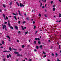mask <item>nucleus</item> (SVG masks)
<instances>
[{
  "instance_id": "nucleus-37",
  "label": "nucleus",
  "mask_w": 61,
  "mask_h": 61,
  "mask_svg": "<svg viewBox=\"0 0 61 61\" xmlns=\"http://www.w3.org/2000/svg\"><path fill=\"white\" fill-rule=\"evenodd\" d=\"M12 49H13V50H15V51L16 50V49H15L13 48H12Z\"/></svg>"
},
{
  "instance_id": "nucleus-23",
  "label": "nucleus",
  "mask_w": 61,
  "mask_h": 61,
  "mask_svg": "<svg viewBox=\"0 0 61 61\" xmlns=\"http://www.w3.org/2000/svg\"><path fill=\"white\" fill-rule=\"evenodd\" d=\"M17 56H22V55H20L19 54H18L17 55Z\"/></svg>"
},
{
  "instance_id": "nucleus-57",
  "label": "nucleus",
  "mask_w": 61,
  "mask_h": 61,
  "mask_svg": "<svg viewBox=\"0 0 61 61\" xmlns=\"http://www.w3.org/2000/svg\"><path fill=\"white\" fill-rule=\"evenodd\" d=\"M26 27H25L24 28V29H26Z\"/></svg>"
},
{
  "instance_id": "nucleus-46",
  "label": "nucleus",
  "mask_w": 61,
  "mask_h": 61,
  "mask_svg": "<svg viewBox=\"0 0 61 61\" xmlns=\"http://www.w3.org/2000/svg\"><path fill=\"white\" fill-rule=\"evenodd\" d=\"M46 55H45L44 56H43V57H46Z\"/></svg>"
},
{
  "instance_id": "nucleus-45",
  "label": "nucleus",
  "mask_w": 61,
  "mask_h": 61,
  "mask_svg": "<svg viewBox=\"0 0 61 61\" xmlns=\"http://www.w3.org/2000/svg\"><path fill=\"white\" fill-rule=\"evenodd\" d=\"M57 61H61L60 60H59V59H57Z\"/></svg>"
},
{
  "instance_id": "nucleus-2",
  "label": "nucleus",
  "mask_w": 61,
  "mask_h": 61,
  "mask_svg": "<svg viewBox=\"0 0 61 61\" xmlns=\"http://www.w3.org/2000/svg\"><path fill=\"white\" fill-rule=\"evenodd\" d=\"M20 7H22V6H23L24 7V5L21 4V3H20Z\"/></svg>"
},
{
  "instance_id": "nucleus-13",
  "label": "nucleus",
  "mask_w": 61,
  "mask_h": 61,
  "mask_svg": "<svg viewBox=\"0 0 61 61\" xmlns=\"http://www.w3.org/2000/svg\"><path fill=\"white\" fill-rule=\"evenodd\" d=\"M16 4L17 5H18V6H19V3H18L17 2H16Z\"/></svg>"
},
{
  "instance_id": "nucleus-27",
  "label": "nucleus",
  "mask_w": 61,
  "mask_h": 61,
  "mask_svg": "<svg viewBox=\"0 0 61 61\" xmlns=\"http://www.w3.org/2000/svg\"><path fill=\"white\" fill-rule=\"evenodd\" d=\"M51 55L53 56H54V53H52Z\"/></svg>"
},
{
  "instance_id": "nucleus-7",
  "label": "nucleus",
  "mask_w": 61,
  "mask_h": 61,
  "mask_svg": "<svg viewBox=\"0 0 61 61\" xmlns=\"http://www.w3.org/2000/svg\"><path fill=\"white\" fill-rule=\"evenodd\" d=\"M13 14L14 15H18V13H16V14L14 13H13Z\"/></svg>"
},
{
  "instance_id": "nucleus-48",
  "label": "nucleus",
  "mask_w": 61,
  "mask_h": 61,
  "mask_svg": "<svg viewBox=\"0 0 61 61\" xmlns=\"http://www.w3.org/2000/svg\"><path fill=\"white\" fill-rule=\"evenodd\" d=\"M53 3V1H51V4H52Z\"/></svg>"
},
{
  "instance_id": "nucleus-56",
  "label": "nucleus",
  "mask_w": 61,
  "mask_h": 61,
  "mask_svg": "<svg viewBox=\"0 0 61 61\" xmlns=\"http://www.w3.org/2000/svg\"><path fill=\"white\" fill-rule=\"evenodd\" d=\"M60 46H61L60 45H59V49H60Z\"/></svg>"
},
{
  "instance_id": "nucleus-52",
  "label": "nucleus",
  "mask_w": 61,
  "mask_h": 61,
  "mask_svg": "<svg viewBox=\"0 0 61 61\" xmlns=\"http://www.w3.org/2000/svg\"><path fill=\"white\" fill-rule=\"evenodd\" d=\"M46 4H45V6L46 7V8H47V7L46 6Z\"/></svg>"
},
{
  "instance_id": "nucleus-29",
  "label": "nucleus",
  "mask_w": 61,
  "mask_h": 61,
  "mask_svg": "<svg viewBox=\"0 0 61 61\" xmlns=\"http://www.w3.org/2000/svg\"><path fill=\"white\" fill-rule=\"evenodd\" d=\"M7 58H9V56L8 55H7Z\"/></svg>"
},
{
  "instance_id": "nucleus-34",
  "label": "nucleus",
  "mask_w": 61,
  "mask_h": 61,
  "mask_svg": "<svg viewBox=\"0 0 61 61\" xmlns=\"http://www.w3.org/2000/svg\"><path fill=\"white\" fill-rule=\"evenodd\" d=\"M55 55L57 56H58V54H57V53H56Z\"/></svg>"
},
{
  "instance_id": "nucleus-39",
  "label": "nucleus",
  "mask_w": 61,
  "mask_h": 61,
  "mask_svg": "<svg viewBox=\"0 0 61 61\" xmlns=\"http://www.w3.org/2000/svg\"><path fill=\"white\" fill-rule=\"evenodd\" d=\"M45 17H47V15H46V14H45Z\"/></svg>"
},
{
  "instance_id": "nucleus-1",
  "label": "nucleus",
  "mask_w": 61,
  "mask_h": 61,
  "mask_svg": "<svg viewBox=\"0 0 61 61\" xmlns=\"http://www.w3.org/2000/svg\"><path fill=\"white\" fill-rule=\"evenodd\" d=\"M2 25L3 26V29H5V30H7V29H6V25H4L3 24Z\"/></svg>"
},
{
  "instance_id": "nucleus-9",
  "label": "nucleus",
  "mask_w": 61,
  "mask_h": 61,
  "mask_svg": "<svg viewBox=\"0 0 61 61\" xmlns=\"http://www.w3.org/2000/svg\"><path fill=\"white\" fill-rule=\"evenodd\" d=\"M15 28L17 30L18 29V27H17V26H15Z\"/></svg>"
},
{
  "instance_id": "nucleus-41",
  "label": "nucleus",
  "mask_w": 61,
  "mask_h": 61,
  "mask_svg": "<svg viewBox=\"0 0 61 61\" xmlns=\"http://www.w3.org/2000/svg\"><path fill=\"white\" fill-rule=\"evenodd\" d=\"M3 7H5V5H3Z\"/></svg>"
},
{
  "instance_id": "nucleus-47",
  "label": "nucleus",
  "mask_w": 61,
  "mask_h": 61,
  "mask_svg": "<svg viewBox=\"0 0 61 61\" xmlns=\"http://www.w3.org/2000/svg\"><path fill=\"white\" fill-rule=\"evenodd\" d=\"M34 51L35 52H36V51H37L36 50V49H35L34 50Z\"/></svg>"
},
{
  "instance_id": "nucleus-25",
  "label": "nucleus",
  "mask_w": 61,
  "mask_h": 61,
  "mask_svg": "<svg viewBox=\"0 0 61 61\" xmlns=\"http://www.w3.org/2000/svg\"><path fill=\"white\" fill-rule=\"evenodd\" d=\"M35 39L36 40H37L38 39V38H35Z\"/></svg>"
},
{
  "instance_id": "nucleus-16",
  "label": "nucleus",
  "mask_w": 61,
  "mask_h": 61,
  "mask_svg": "<svg viewBox=\"0 0 61 61\" xmlns=\"http://www.w3.org/2000/svg\"><path fill=\"white\" fill-rule=\"evenodd\" d=\"M12 2H10V3L9 5H12Z\"/></svg>"
},
{
  "instance_id": "nucleus-14",
  "label": "nucleus",
  "mask_w": 61,
  "mask_h": 61,
  "mask_svg": "<svg viewBox=\"0 0 61 61\" xmlns=\"http://www.w3.org/2000/svg\"><path fill=\"white\" fill-rule=\"evenodd\" d=\"M2 44H5V42H4V41H2Z\"/></svg>"
},
{
  "instance_id": "nucleus-4",
  "label": "nucleus",
  "mask_w": 61,
  "mask_h": 61,
  "mask_svg": "<svg viewBox=\"0 0 61 61\" xmlns=\"http://www.w3.org/2000/svg\"><path fill=\"white\" fill-rule=\"evenodd\" d=\"M10 52V51H3V52H4V53H5V52Z\"/></svg>"
},
{
  "instance_id": "nucleus-26",
  "label": "nucleus",
  "mask_w": 61,
  "mask_h": 61,
  "mask_svg": "<svg viewBox=\"0 0 61 61\" xmlns=\"http://www.w3.org/2000/svg\"><path fill=\"white\" fill-rule=\"evenodd\" d=\"M39 48V47H38V46H36V49H38Z\"/></svg>"
},
{
  "instance_id": "nucleus-43",
  "label": "nucleus",
  "mask_w": 61,
  "mask_h": 61,
  "mask_svg": "<svg viewBox=\"0 0 61 61\" xmlns=\"http://www.w3.org/2000/svg\"><path fill=\"white\" fill-rule=\"evenodd\" d=\"M18 33H19L20 34V33H21V31H18Z\"/></svg>"
},
{
  "instance_id": "nucleus-3",
  "label": "nucleus",
  "mask_w": 61,
  "mask_h": 61,
  "mask_svg": "<svg viewBox=\"0 0 61 61\" xmlns=\"http://www.w3.org/2000/svg\"><path fill=\"white\" fill-rule=\"evenodd\" d=\"M3 16L5 20H6V18H5V14H3Z\"/></svg>"
},
{
  "instance_id": "nucleus-58",
  "label": "nucleus",
  "mask_w": 61,
  "mask_h": 61,
  "mask_svg": "<svg viewBox=\"0 0 61 61\" xmlns=\"http://www.w3.org/2000/svg\"><path fill=\"white\" fill-rule=\"evenodd\" d=\"M1 45H2V43L0 44V46H1Z\"/></svg>"
},
{
  "instance_id": "nucleus-12",
  "label": "nucleus",
  "mask_w": 61,
  "mask_h": 61,
  "mask_svg": "<svg viewBox=\"0 0 61 61\" xmlns=\"http://www.w3.org/2000/svg\"><path fill=\"white\" fill-rule=\"evenodd\" d=\"M6 37H7V38H8L9 39H10V37L8 36H6Z\"/></svg>"
},
{
  "instance_id": "nucleus-38",
  "label": "nucleus",
  "mask_w": 61,
  "mask_h": 61,
  "mask_svg": "<svg viewBox=\"0 0 61 61\" xmlns=\"http://www.w3.org/2000/svg\"><path fill=\"white\" fill-rule=\"evenodd\" d=\"M26 19H27L28 20H29V18H28V17Z\"/></svg>"
},
{
  "instance_id": "nucleus-51",
  "label": "nucleus",
  "mask_w": 61,
  "mask_h": 61,
  "mask_svg": "<svg viewBox=\"0 0 61 61\" xmlns=\"http://www.w3.org/2000/svg\"><path fill=\"white\" fill-rule=\"evenodd\" d=\"M0 48H4V47L3 46H1L0 47Z\"/></svg>"
},
{
  "instance_id": "nucleus-18",
  "label": "nucleus",
  "mask_w": 61,
  "mask_h": 61,
  "mask_svg": "<svg viewBox=\"0 0 61 61\" xmlns=\"http://www.w3.org/2000/svg\"><path fill=\"white\" fill-rule=\"evenodd\" d=\"M10 28H11L12 29H14V28H13V27H12L11 26L10 27Z\"/></svg>"
},
{
  "instance_id": "nucleus-28",
  "label": "nucleus",
  "mask_w": 61,
  "mask_h": 61,
  "mask_svg": "<svg viewBox=\"0 0 61 61\" xmlns=\"http://www.w3.org/2000/svg\"><path fill=\"white\" fill-rule=\"evenodd\" d=\"M39 16L40 17L41 16V14H39Z\"/></svg>"
},
{
  "instance_id": "nucleus-42",
  "label": "nucleus",
  "mask_w": 61,
  "mask_h": 61,
  "mask_svg": "<svg viewBox=\"0 0 61 61\" xmlns=\"http://www.w3.org/2000/svg\"><path fill=\"white\" fill-rule=\"evenodd\" d=\"M18 24H20V21H18Z\"/></svg>"
},
{
  "instance_id": "nucleus-40",
  "label": "nucleus",
  "mask_w": 61,
  "mask_h": 61,
  "mask_svg": "<svg viewBox=\"0 0 61 61\" xmlns=\"http://www.w3.org/2000/svg\"><path fill=\"white\" fill-rule=\"evenodd\" d=\"M25 22H26L25 21H24L23 22V24H25Z\"/></svg>"
},
{
  "instance_id": "nucleus-61",
  "label": "nucleus",
  "mask_w": 61,
  "mask_h": 61,
  "mask_svg": "<svg viewBox=\"0 0 61 61\" xmlns=\"http://www.w3.org/2000/svg\"><path fill=\"white\" fill-rule=\"evenodd\" d=\"M19 15H21V13H20V12H19Z\"/></svg>"
},
{
  "instance_id": "nucleus-15",
  "label": "nucleus",
  "mask_w": 61,
  "mask_h": 61,
  "mask_svg": "<svg viewBox=\"0 0 61 61\" xmlns=\"http://www.w3.org/2000/svg\"><path fill=\"white\" fill-rule=\"evenodd\" d=\"M9 49L10 51H11V50H12V49H11V47H10L9 48Z\"/></svg>"
},
{
  "instance_id": "nucleus-11",
  "label": "nucleus",
  "mask_w": 61,
  "mask_h": 61,
  "mask_svg": "<svg viewBox=\"0 0 61 61\" xmlns=\"http://www.w3.org/2000/svg\"><path fill=\"white\" fill-rule=\"evenodd\" d=\"M59 17H61V14H60V13L59 14Z\"/></svg>"
},
{
  "instance_id": "nucleus-59",
  "label": "nucleus",
  "mask_w": 61,
  "mask_h": 61,
  "mask_svg": "<svg viewBox=\"0 0 61 61\" xmlns=\"http://www.w3.org/2000/svg\"><path fill=\"white\" fill-rule=\"evenodd\" d=\"M60 2H61V0H58Z\"/></svg>"
},
{
  "instance_id": "nucleus-44",
  "label": "nucleus",
  "mask_w": 61,
  "mask_h": 61,
  "mask_svg": "<svg viewBox=\"0 0 61 61\" xmlns=\"http://www.w3.org/2000/svg\"><path fill=\"white\" fill-rule=\"evenodd\" d=\"M29 60H30L29 61H32V60L31 59H30Z\"/></svg>"
},
{
  "instance_id": "nucleus-10",
  "label": "nucleus",
  "mask_w": 61,
  "mask_h": 61,
  "mask_svg": "<svg viewBox=\"0 0 61 61\" xmlns=\"http://www.w3.org/2000/svg\"><path fill=\"white\" fill-rule=\"evenodd\" d=\"M14 53L15 54H18V52H16V51H15L14 52Z\"/></svg>"
},
{
  "instance_id": "nucleus-62",
  "label": "nucleus",
  "mask_w": 61,
  "mask_h": 61,
  "mask_svg": "<svg viewBox=\"0 0 61 61\" xmlns=\"http://www.w3.org/2000/svg\"><path fill=\"white\" fill-rule=\"evenodd\" d=\"M0 12H2V10H0Z\"/></svg>"
},
{
  "instance_id": "nucleus-35",
  "label": "nucleus",
  "mask_w": 61,
  "mask_h": 61,
  "mask_svg": "<svg viewBox=\"0 0 61 61\" xmlns=\"http://www.w3.org/2000/svg\"><path fill=\"white\" fill-rule=\"evenodd\" d=\"M43 53L44 54H45V55H46V53L44 51H43Z\"/></svg>"
},
{
  "instance_id": "nucleus-64",
  "label": "nucleus",
  "mask_w": 61,
  "mask_h": 61,
  "mask_svg": "<svg viewBox=\"0 0 61 61\" xmlns=\"http://www.w3.org/2000/svg\"><path fill=\"white\" fill-rule=\"evenodd\" d=\"M48 61H50V60H48Z\"/></svg>"
},
{
  "instance_id": "nucleus-49",
  "label": "nucleus",
  "mask_w": 61,
  "mask_h": 61,
  "mask_svg": "<svg viewBox=\"0 0 61 61\" xmlns=\"http://www.w3.org/2000/svg\"><path fill=\"white\" fill-rule=\"evenodd\" d=\"M33 24H35V22L33 21Z\"/></svg>"
},
{
  "instance_id": "nucleus-22",
  "label": "nucleus",
  "mask_w": 61,
  "mask_h": 61,
  "mask_svg": "<svg viewBox=\"0 0 61 61\" xmlns=\"http://www.w3.org/2000/svg\"><path fill=\"white\" fill-rule=\"evenodd\" d=\"M14 18L16 20H17V19H16V16H14Z\"/></svg>"
},
{
  "instance_id": "nucleus-60",
  "label": "nucleus",
  "mask_w": 61,
  "mask_h": 61,
  "mask_svg": "<svg viewBox=\"0 0 61 61\" xmlns=\"http://www.w3.org/2000/svg\"><path fill=\"white\" fill-rule=\"evenodd\" d=\"M3 60L4 61H5V59H3Z\"/></svg>"
},
{
  "instance_id": "nucleus-50",
  "label": "nucleus",
  "mask_w": 61,
  "mask_h": 61,
  "mask_svg": "<svg viewBox=\"0 0 61 61\" xmlns=\"http://www.w3.org/2000/svg\"><path fill=\"white\" fill-rule=\"evenodd\" d=\"M6 19H7H7H8V17H7V16H6Z\"/></svg>"
},
{
  "instance_id": "nucleus-24",
  "label": "nucleus",
  "mask_w": 61,
  "mask_h": 61,
  "mask_svg": "<svg viewBox=\"0 0 61 61\" xmlns=\"http://www.w3.org/2000/svg\"><path fill=\"white\" fill-rule=\"evenodd\" d=\"M38 43L39 44H40V43H41V42H40V41H39L38 42Z\"/></svg>"
},
{
  "instance_id": "nucleus-20",
  "label": "nucleus",
  "mask_w": 61,
  "mask_h": 61,
  "mask_svg": "<svg viewBox=\"0 0 61 61\" xmlns=\"http://www.w3.org/2000/svg\"><path fill=\"white\" fill-rule=\"evenodd\" d=\"M22 48H24L25 47V46L24 45H23L22 46Z\"/></svg>"
},
{
  "instance_id": "nucleus-21",
  "label": "nucleus",
  "mask_w": 61,
  "mask_h": 61,
  "mask_svg": "<svg viewBox=\"0 0 61 61\" xmlns=\"http://www.w3.org/2000/svg\"><path fill=\"white\" fill-rule=\"evenodd\" d=\"M55 6H56V5H53V7H54V8H55Z\"/></svg>"
},
{
  "instance_id": "nucleus-5",
  "label": "nucleus",
  "mask_w": 61,
  "mask_h": 61,
  "mask_svg": "<svg viewBox=\"0 0 61 61\" xmlns=\"http://www.w3.org/2000/svg\"><path fill=\"white\" fill-rule=\"evenodd\" d=\"M8 20V25L9 26V27H10V23H9L10 22Z\"/></svg>"
},
{
  "instance_id": "nucleus-53",
  "label": "nucleus",
  "mask_w": 61,
  "mask_h": 61,
  "mask_svg": "<svg viewBox=\"0 0 61 61\" xmlns=\"http://www.w3.org/2000/svg\"><path fill=\"white\" fill-rule=\"evenodd\" d=\"M45 8V7L44 6H42V8Z\"/></svg>"
},
{
  "instance_id": "nucleus-36",
  "label": "nucleus",
  "mask_w": 61,
  "mask_h": 61,
  "mask_svg": "<svg viewBox=\"0 0 61 61\" xmlns=\"http://www.w3.org/2000/svg\"><path fill=\"white\" fill-rule=\"evenodd\" d=\"M37 33V31H36V32H35V34H36V33Z\"/></svg>"
},
{
  "instance_id": "nucleus-54",
  "label": "nucleus",
  "mask_w": 61,
  "mask_h": 61,
  "mask_svg": "<svg viewBox=\"0 0 61 61\" xmlns=\"http://www.w3.org/2000/svg\"><path fill=\"white\" fill-rule=\"evenodd\" d=\"M7 23V22H5V24H6Z\"/></svg>"
},
{
  "instance_id": "nucleus-55",
  "label": "nucleus",
  "mask_w": 61,
  "mask_h": 61,
  "mask_svg": "<svg viewBox=\"0 0 61 61\" xmlns=\"http://www.w3.org/2000/svg\"><path fill=\"white\" fill-rule=\"evenodd\" d=\"M38 40H40V39H39V38H38Z\"/></svg>"
},
{
  "instance_id": "nucleus-33",
  "label": "nucleus",
  "mask_w": 61,
  "mask_h": 61,
  "mask_svg": "<svg viewBox=\"0 0 61 61\" xmlns=\"http://www.w3.org/2000/svg\"><path fill=\"white\" fill-rule=\"evenodd\" d=\"M9 57H11V55H10V54L9 55Z\"/></svg>"
},
{
  "instance_id": "nucleus-63",
  "label": "nucleus",
  "mask_w": 61,
  "mask_h": 61,
  "mask_svg": "<svg viewBox=\"0 0 61 61\" xmlns=\"http://www.w3.org/2000/svg\"><path fill=\"white\" fill-rule=\"evenodd\" d=\"M57 45H59V44H58V42H57Z\"/></svg>"
},
{
  "instance_id": "nucleus-32",
  "label": "nucleus",
  "mask_w": 61,
  "mask_h": 61,
  "mask_svg": "<svg viewBox=\"0 0 61 61\" xmlns=\"http://www.w3.org/2000/svg\"><path fill=\"white\" fill-rule=\"evenodd\" d=\"M34 29H35V28H36V25H35L34 27Z\"/></svg>"
},
{
  "instance_id": "nucleus-31",
  "label": "nucleus",
  "mask_w": 61,
  "mask_h": 61,
  "mask_svg": "<svg viewBox=\"0 0 61 61\" xmlns=\"http://www.w3.org/2000/svg\"><path fill=\"white\" fill-rule=\"evenodd\" d=\"M34 44H36V41H35L34 42Z\"/></svg>"
},
{
  "instance_id": "nucleus-6",
  "label": "nucleus",
  "mask_w": 61,
  "mask_h": 61,
  "mask_svg": "<svg viewBox=\"0 0 61 61\" xmlns=\"http://www.w3.org/2000/svg\"><path fill=\"white\" fill-rule=\"evenodd\" d=\"M28 31H27V32H25L24 33V34L25 35H26V34H28Z\"/></svg>"
},
{
  "instance_id": "nucleus-19",
  "label": "nucleus",
  "mask_w": 61,
  "mask_h": 61,
  "mask_svg": "<svg viewBox=\"0 0 61 61\" xmlns=\"http://www.w3.org/2000/svg\"><path fill=\"white\" fill-rule=\"evenodd\" d=\"M42 45H41L40 46V48H42Z\"/></svg>"
},
{
  "instance_id": "nucleus-8",
  "label": "nucleus",
  "mask_w": 61,
  "mask_h": 61,
  "mask_svg": "<svg viewBox=\"0 0 61 61\" xmlns=\"http://www.w3.org/2000/svg\"><path fill=\"white\" fill-rule=\"evenodd\" d=\"M54 11H55V10H56V8H53L52 9Z\"/></svg>"
},
{
  "instance_id": "nucleus-30",
  "label": "nucleus",
  "mask_w": 61,
  "mask_h": 61,
  "mask_svg": "<svg viewBox=\"0 0 61 61\" xmlns=\"http://www.w3.org/2000/svg\"><path fill=\"white\" fill-rule=\"evenodd\" d=\"M42 4L41 2V5H40V6H42Z\"/></svg>"
},
{
  "instance_id": "nucleus-17",
  "label": "nucleus",
  "mask_w": 61,
  "mask_h": 61,
  "mask_svg": "<svg viewBox=\"0 0 61 61\" xmlns=\"http://www.w3.org/2000/svg\"><path fill=\"white\" fill-rule=\"evenodd\" d=\"M21 27L22 28V30H24V28H23V26H21Z\"/></svg>"
}]
</instances>
